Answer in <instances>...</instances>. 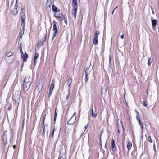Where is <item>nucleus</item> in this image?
I'll return each instance as SVG.
<instances>
[{
	"label": "nucleus",
	"instance_id": "1",
	"mask_svg": "<svg viewBox=\"0 0 159 159\" xmlns=\"http://www.w3.org/2000/svg\"><path fill=\"white\" fill-rule=\"evenodd\" d=\"M14 136L13 131L11 129L5 131L2 136V142L4 146H5L13 139Z\"/></svg>",
	"mask_w": 159,
	"mask_h": 159
},
{
	"label": "nucleus",
	"instance_id": "2",
	"mask_svg": "<svg viewBox=\"0 0 159 159\" xmlns=\"http://www.w3.org/2000/svg\"><path fill=\"white\" fill-rule=\"evenodd\" d=\"M33 82L32 78L28 77L25 78L23 85V89L25 92H26L30 88Z\"/></svg>",
	"mask_w": 159,
	"mask_h": 159
},
{
	"label": "nucleus",
	"instance_id": "3",
	"mask_svg": "<svg viewBox=\"0 0 159 159\" xmlns=\"http://www.w3.org/2000/svg\"><path fill=\"white\" fill-rule=\"evenodd\" d=\"M13 2H12L10 7V13L13 15H16L18 12V10H17V1L14 5H13Z\"/></svg>",
	"mask_w": 159,
	"mask_h": 159
},
{
	"label": "nucleus",
	"instance_id": "4",
	"mask_svg": "<svg viewBox=\"0 0 159 159\" xmlns=\"http://www.w3.org/2000/svg\"><path fill=\"white\" fill-rule=\"evenodd\" d=\"M20 16L21 21V25L23 28H24L25 25V19L26 18L24 8H22L21 9V13Z\"/></svg>",
	"mask_w": 159,
	"mask_h": 159
},
{
	"label": "nucleus",
	"instance_id": "5",
	"mask_svg": "<svg viewBox=\"0 0 159 159\" xmlns=\"http://www.w3.org/2000/svg\"><path fill=\"white\" fill-rule=\"evenodd\" d=\"M53 24V32L52 34V40H53L54 38L56 36V33H57V26L56 25L57 22L54 20L52 22Z\"/></svg>",
	"mask_w": 159,
	"mask_h": 159
},
{
	"label": "nucleus",
	"instance_id": "6",
	"mask_svg": "<svg viewBox=\"0 0 159 159\" xmlns=\"http://www.w3.org/2000/svg\"><path fill=\"white\" fill-rule=\"evenodd\" d=\"M72 79L71 78L68 79L66 83L68 86V92H70V90L71 89V86L72 84Z\"/></svg>",
	"mask_w": 159,
	"mask_h": 159
},
{
	"label": "nucleus",
	"instance_id": "7",
	"mask_svg": "<svg viewBox=\"0 0 159 159\" xmlns=\"http://www.w3.org/2000/svg\"><path fill=\"white\" fill-rule=\"evenodd\" d=\"M111 148L112 151L113 152L116 151L117 150V148L116 145L115 144V141L113 139L111 140Z\"/></svg>",
	"mask_w": 159,
	"mask_h": 159
},
{
	"label": "nucleus",
	"instance_id": "8",
	"mask_svg": "<svg viewBox=\"0 0 159 159\" xmlns=\"http://www.w3.org/2000/svg\"><path fill=\"white\" fill-rule=\"evenodd\" d=\"M75 115V118H73V116H72L69 120L67 124L68 125H73L75 122V119L76 117V114L75 113L74 114L73 116Z\"/></svg>",
	"mask_w": 159,
	"mask_h": 159
},
{
	"label": "nucleus",
	"instance_id": "9",
	"mask_svg": "<svg viewBox=\"0 0 159 159\" xmlns=\"http://www.w3.org/2000/svg\"><path fill=\"white\" fill-rule=\"evenodd\" d=\"M54 0H47L46 5V7L50 8L51 5L53 3Z\"/></svg>",
	"mask_w": 159,
	"mask_h": 159
},
{
	"label": "nucleus",
	"instance_id": "10",
	"mask_svg": "<svg viewBox=\"0 0 159 159\" xmlns=\"http://www.w3.org/2000/svg\"><path fill=\"white\" fill-rule=\"evenodd\" d=\"M77 10V8L73 7V9L72 10V14L74 16L75 19L76 18Z\"/></svg>",
	"mask_w": 159,
	"mask_h": 159
},
{
	"label": "nucleus",
	"instance_id": "11",
	"mask_svg": "<svg viewBox=\"0 0 159 159\" xmlns=\"http://www.w3.org/2000/svg\"><path fill=\"white\" fill-rule=\"evenodd\" d=\"M151 20L152 23V27L154 29V27L156 26L157 24V20L156 19L153 20V17H151Z\"/></svg>",
	"mask_w": 159,
	"mask_h": 159
},
{
	"label": "nucleus",
	"instance_id": "12",
	"mask_svg": "<svg viewBox=\"0 0 159 159\" xmlns=\"http://www.w3.org/2000/svg\"><path fill=\"white\" fill-rule=\"evenodd\" d=\"M93 104L92 106V107L91 108V112H92V114H91V116L93 117L94 118H95L97 115V113L96 112H94V111L93 109Z\"/></svg>",
	"mask_w": 159,
	"mask_h": 159
},
{
	"label": "nucleus",
	"instance_id": "13",
	"mask_svg": "<svg viewBox=\"0 0 159 159\" xmlns=\"http://www.w3.org/2000/svg\"><path fill=\"white\" fill-rule=\"evenodd\" d=\"M39 57V54L37 53H35L34 54V65H36V64L37 61V59Z\"/></svg>",
	"mask_w": 159,
	"mask_h": 159
},
{
	"label": "nucleus",
	"instance_id": "14",
	"mask_svg": "<svg viewBox=\"0 0 159 159\" xmlns=\"http://www.w3.org/2000/svg\"><path fill=\"white\" fill-rule=\"evenodd\" d=\"M93 68H90L89 67H87L85 71V74L89 75L91 72Z\"/></svg>",
	"mask_w": 159,
	"mask_h": 159
},
{
	"label": "nucleus",
	"instance_id": "15",
	"mask_svg": "<svg viewBox=\"0 0 159 159\" xmlns=\"http://www.w3.org/2000/svg\"><path fill=\"white\" fill-rule=\"evenodd\" d=\"M72 5L73 7L77 8V0H72Z\"/></svg>",
	"mask_w": 159,
	"mask_h": 159
},
{
	"label": "nucleus",
	"instance_id": "16",
	"mask_svg": "<svg viewBox=\"0 0 159 159\" xmlns=\"http://www.w3.org/2000/svg\"><path fill=\"white\" fill-rule=\"evenodd\" d=\"M136 119L138 121L139 125L140 124L141 125V124L142 123L141 122V121L140 120V117L139 114L138 113H137V114L136 115Z\"/></svg>",
	"mask_w": 159,
	"mask_h": 159
},
{
	"label": "nucleus",
	"instance_id": "17",
	"mask_svg": "<svg viewBox=\"0 0 159 159\" xmlns=\"http://www.w3.org/2000/svg\"><path fill=\"white\" fill-rule=\"evenodd\" d=\"M132 145V144L131 142L130 141H129L127 143V148L128 151L131 148Z\"/></svg>",
	"mask_w": 159,
	"mask_h": 159
},
{
	"label": "nucleus",
	"instance_id": "18",
	"mask_svg": "<svg viewBox=\"0 0 159 159\" xmlns=\"http://www.w3.org/2000/svg\"><path fill=\"white\" fill-rule=\"evenodd\" d=\"M28 55L26 52H25L23 57V61L24 62H25L26 61L27 59L28 58Z\"/></svg>",
	"mask_w": 159,
	"mask_h": 159
},
{
	"label": "nucleus",
	"instance_id": "19",
	"mask_svg": "<svg viewBox=\"0 0 159 159\" xmlns=\"http://www.w3.org/2000/svg\"><path fill=\"white\" fill-rule=\"evenodd\" d=\"M25 30V28H23L22 30L20 31V38H22L23 35L24 34V31Z\"/></svg>",
	"mask_w": 159,
	"mask_h": 159
},
{
	"label": "nucleus",
	"instance_id": "20",
	"mask_svg": "<svg viewBox=\"0 0 159 159\" xmlns=\"http://www.w3.org/2000/svg\"><path fill=\"white\" fill-rule=\"evenodd\" d=\"M13 55V53L11 51H8L6 53L7 57H10Z\"/></svg>",
	"mask_w": 159,
	"mask_h": 159
},
{
	"label": "nucleus",
	"instance_id": "21",
	"mask_svg": "<svg viewBox=\"0 0 159 159\" xmlns=\"http://www.w3.org/2000/svg\"><path fill=\"white\" fill-rule=\"evenodd\" d=\"M152 61V59L151 58H149L148 60L147 64L148 66H150Z\"/></svg>",
	"mask_w": 159,
	"mask_h": 159
},
{
	"label": "nucleus",
	"instance_id": "22",
	"mask_svg": "<svg viewBox=\"0 0 159 159\" xmlns=\"http://www.w3.org/2000/svg\"><path fill=\"white\" fill-rule=\"evenodd\" d=\"M93 43L95 45H96L98 44V38H94L93 39Z\"/></svg>",
	"mask_w": 159,
	"mask_h": 159
},
{
	"label": "nucleus",
	"instance_id": "23",
	"mask_svg": "<svg viewBox=\"0 0 159 159\" xmlns=\"http://www.w3.org/2000/svg\"><path fill=\"white\" fill-rule=\"evenodd\" d=\"M52 8L53 12H56L57 11V8L54 5H52Z\"/></svg>",
	"mask_w": 159,
	"mask_h": 159
},
{
	"label": "nucleus",
	"instance_id": "24",
	"mask_svg": "<svg viewBox=\"0 0 159 159\" xmlns=\"http://www.w3.org/2000/svg\"><path fill=\"white\" fill-rule=\"evenodd\" d=\"M54 87V84L53 83H52L51 84V85L50 86V87L49 88V90H51L52 91H53V89Z\"/></svg>",
	"mask_w": 159,
	"mask_h": 159
},
{
	"label": "nucleus",
	"instance_id": "25",
	"mask_svg": "<svg viewBox=\"0 0 159 159\" xmlns=\"http://www.w3.org/2000/svg\"><path fill=\"white\" fill-rule=\"evenodd\" d=\"M100 33L99 31H96L95 34L94 38H98V35Z\"/></svg>",
	"mask_w": 159,
	"mask_h": 159
},
{
	"label": "nucleus",
	"instance_id": "26",
	"mask_svg": "<svg viewBox=\"0 0 159 159\" xmlns=\"http://www.w3.org/2000/svg\"><path fill=\"white\" fill-rule=\"evenodd\" d=\"M147 102L146 101H143L142 104L144 107H146L147 108H148V107L147 106Z\"/></svg>",
	"mask_w": 159,
	"mask_h": 159
},
{
	"label": "nucleus",
	"instance_id": "27",
	"mask_svg": "<svg viewBox=\"0 0 159 159\" xmlns=\"http://www.w3.org/2000/svg\"><path fill=\"white\" fill-rule=\"evenodd\" d=\"M88 75L85 74L86 75H85V80H84L85 82H87L88 81Z\"/></svg>",
	"mask_w": 159,
	"mask_h": 159
},
{
	"label": "nucleus",
	"instance_id": "28",
	"mask_svg": "<svg viewBox=\"0 0 159 159\" xmlns=\"http://www.w3.org/2000/svg\"><path fill=\"white\" fill-rule=\"evenodd\" d=\"M18 96L19 97L17 99V100L16 101L17 102H18L17 104L18 105H19V102H20V95H19Z\"/></svg>",
	"mask_w": 159,
	"mask_h": 159
},
{
	"label": "nucleus",
	"instance_id": "29",
	"mask_svg": "<svg viewBox=\"0 0 159 159\" xmlns=\"http://www.w3.org/2000/svg\"><path fill=\"white\" fill-rule=\"evenodd\" d=\"M57 114V112H55V113L54 118V121H55V122L56 121V120Z\"/></svg>",
	"mask_w": 159,
	"mask_h": 159
},
{
	"label": "nucleus",
	"instance_id": "30",
	"mask_svg": "<svg viewBox=\"0 0 159 159\" xmlns=\"http://www.w3.org/2000/svg\"><path fill=\"white\" fill-rule=\"evenodd\" d=\"M148 140L149 142L152 143V141L151 139V136H149L148 138Z\"/></svg>",
	"mask_w": 159,
	"mask_h": 159
},
{
	"label": "nucleus",
	"instance_id": "31",
	"mask_svg": "<svg viewBox=\"0 0 159 159\" xmlns=\"http://www.w3.org/2000/svg\"><path fill=\"white\" fill-rule=\"evenodd\" d=\"M60 14H59L58 15V14H55V16L57 18H60Z\"/></svg>",
	"mask_w": 159,
	"mask_h": 159
},
{
	"label": "nucleus",
	"instance_id": "32",
	"mask_svg": "<svg viewBox=\"0 0 159 159\" xmlns=\"http://www.w3.org/2000/svg\"><path fill=\"white\" fill-rule=\"evenodd\" d=\"M12 109V106L11 104L10 105H9V107H8V109L9 111H10V110H11Z\"/></svg>",
	"mask_w": 159,
	"mask_h": 159
},
{
	"label": "nucleus",
	"instance_id": "33",
	"mask_svg": "<svg viewBox=\"0 0 159 159\" xmlns=\"http://www.w3.org/2000/svg\"><path fill=\"white\" fill-rule=\"evenodd\" d=\"M46 35H45L43 37V39L42 40L43 43H44L46 39Z\"/></svg>",
	"mask_w": 159,
	"mask_h": 159
},
{
	"label": "nucleus",
	"instance_id": "34",
	"mask_svg": "<svg viewBox=\"0 0 159 159\" xmlns=\"http://www.w3.org/2000/svg\"><path fill=\"white\" fill-rule=\"evenodd\" d=\"M153 150H154V152H156V149L155 147V143H154V144L153 145Z\"/></svg>",
	"mask_w": 159,
	"mask_h": 159
},
{
	"label": "nucleus",
	"instance_id": "35",
	"mask_svg": "<svg viewBox=\"0 0 159 159\" xmlns=\"http://www.w3.org/2000/svg\"><path fill=\"white\" fill-rule=\"evenodd\" d=\"M52 91L51 90H49V94H48V96H49V97H50V96L51 94H52Z\"/></svg>",
	"mask_w": 159,
	"mask_h": 159
},
{
	"label": "nucleus",
	"instance_id": "36",
	"mask_svg": "<svg viewBox=\"0 0 159 159\" xmlns=\"http://www.w3.org/2000/svg\"><path fill=\"white\" fill-rule=\"evenodd\" d=\"M20 52H21V55L22 56V55H23V52H22V48H21V47L20 48Z\"/></svg>",
	"mask_w": 159,
	"mask_h": 159
},
{
	"label": "nucleus",
	"instance_id": "37",
	"mask_svg": "<svg viewBox=\"0 0 159 159\" xmlns=\"http://www.w3.org/2000/svg\"><path fill=\"white\" fill-rule=\"evenodd\" d=\"M139 125L141 127L142 129L143 130V126L142 125V123H141V124H139Z\"/></svg>",
	"mask_w": 159,
	"mask_h": 159
},
{
	"label": "nucleus",
	"instance_id": "38",
	"mask_svg": "<svg viewBox=\"0 0 159 159\" xmlns=\"http://www.w3.org/2000/svg\"><path fill=\"white\" fill-rule=\"evenodd\" d=\"M70 93L68 92V95H67V96H66V98L67 99H68L69 98V96H70Z\"/></svg>",
	"mask_w": 159,
	"mask_h": 159
},
{
	"label": "nucleus",
	"instance_id": "39",
	"mask_svg": "<svg viewBox=\"0 0 159 159\" xmlns=\"http://www.w3.org/2000/svg\"><path fill=\"white\" fill-rule=\"evenodd\" d=\"M120 124H121V127H122V129H123V125H122V122H121V121H120Z\"/></svg>",
	"mask_w": 159,
	"mask_h": 159
},
{
	"label": "nucleus",
	"instance_id": "40",
	"mask_svg": "<svg viewBox=\"0 0 159 159\" xmlns=\"http://www.w3.org/2000/svg\"><path fill=\"white\" fill-rule=\"evenodd\" d=\"M54 133H52V134H51V136L52 137H53V135H54Z\"/></svg>",
	"mask_w": 159,
	"mask_h": 159
},
{
	"label": "nucleus",
	"instance_id": "41",
	"mask_svg": "<svg viewBox=\"0 0 159 159\" xmlns=\"http://www.w3.org/2000/svg\"><path fill=\"white\" fill-rule=\"evenodd\" d=\"M46 116V114L44 115L43 118V120H45V119Z\"/></svg>",
	"mask_w": 159,
	"mask_h": 159
},
{
	"label": "nucleus",
	"instance_id": "42",
	"mask_svg": "<svg viewBox=\"0 0 159 159\" xmlns=\"http://www.w3.org/2000/svg\"><path fill=\"white\" fill-rule=\"evenodd\" d=\"M118 7L117 6H116L114 8V9H113V11H115L116 9H117Z\"/></svg>",
	"mask_w": 159,
	"mask_h": 159
},
{
	"label": "nucleus",
	"instance_id": "43",
	"mask_svg": "<svg viewBox=\"0 0 159 159\" xmlns=\"http://www.w3.org/2000/svg\"><path fill=\"white\" fill-rule=\"evenodd\" d=\"M111 61V56L109 55V62H110Z\"/></svg>",
	"mask_w": 159,
	"mask_h": 159
},
{
	"label": "nucleus",
	"instance_id": "44",
	"mask_svg": "<svg viewBox=\"0 0 159 159\" xmlns=\"http://www.w3.org/2000/svg\"><path fill=\"white\" fill-rule=\"evenodd\" d=\"M121 38L122 39H123L124 38V35L123 34L121 36Z\"/></svg>",
	"mask_w": 159,
	"mask_h": 159
},
{
	"label": "nucleus",
	"instance_id": "45",
	"mask_svg": "<svg viewBox=\"0 0 159 159\" xmlns=\"http://www.w3.org/2000/svg\"><path fill=\"white\" fill-rule=\"evenodd\" d=\"M45 132V129H43V134H44Z\"/></svg>",
	"mask_w": 159,
	"mask_h": 159
},
{
	"label": "nucleus",
	"instance_id": "46",
	"mask_svg": "<svg viewBox=\"0 0 159 159\" xmlns=\"http://www.w3.org/2000/svg\"><path fill=\"white\" fill-rule=\"evenodd\" d=\"M43 126H45L44 125V120H43Z\"/></svg>",
	"mask_w": 159,
	"mask_h": 159
},
{
	"label": "nucleus",
	"instance_id": "47",
	"mask_svg": "<svg viewBox=\"0 0 159 159\" xmlns=\"http://www.w3.org/2000/svg\"><path fill=\"white\" fill-rule=\"evenodd\" d=\"M103 91V87L101 88V92H102Z\"/></svg>",
	"mask_w": 159,
	"mask_h": 159
},
{
	"label": "nucleus",
	"instance_id": "48",
	"mask_svg": "<svg viewBox=\"0 0 159 159\" xmlns=\"http://www.w3.org/2000/svg\"><path fill=\"white\" fill-rule=\"evenodd\" d=\"M88 127V125H86L85 126V127H84V128L85 129H86Z\"/></svg>",
	"mask_w": 159,
	"mask_h": 159
},
{
	"label": "nucleus",
	"instance_id": "49",
	"mask_svg": "<svg viewBox=\"0 0 159 159\" xmlns=\"http://www.w3.org/2000/svg\"><path fill=\"white\" fill-rule=\"evenodd\" d=\"M59 159H64V158H63L62 157H61Z\"/></svg>",
	"mask_w": 159,
	"mask_h": 159
},
{
	"label": "nucleus",
	"instance_id": "50",
	"mask_svg": "<svg viewBox=\"0 0 159 159\" xmlns=\"http://www.w3.org/2000/svg\"><path fill=\"white\" fill-rule=\"evenodd\" d=\"M43 129H45V126H44V125L43 126Z\"/></svg>",
	"mask_w": 159,
	"mask_h": 159
},
{
	"label": "nucleus",
	"instance_id": "51",
	"mask_svg": "<svg viewBox=\"0 0 159 159\" xmlns=\"http://www.w3.org/2000/svg\"><path fill=\"white\" fill-rule=\"evenodd\" d=\"M54 131H55V130H54V129H53V130H52V133H54Z\"/></svg>",
	"mask_w": 159,
	"mask_h": 159
},
{
	"label": "nucleus",
	"instance_id": "52",
	"mask_svg": "<svg viewBox=\"0 0 159 159\" xmlns=\"http://www.w3.org/2000/svg\"><path fill=\"white\" fill-rule=\"evenodd\" d=\"M54 131H55V130H54V129H53V130H52V133H54Z\"/></svg>",
	"mask_w": 159,
	"mask_h": 159
},
{
	"label": "nucleus",
	"instance_id": "53",
	"mask_svg": "<svg viewBox=\"0 0 159 159\" xmlns=\"http://www.w3.org/2000/svg\"><path fill=\"white\" fill-rule=\"evenodd\" d=\"M57 108H56V109H55V112H57Z\"/></svg>",
	"mask_w": 159,
	"mask_h": 159
},
{
	"label": "nucleus",
	"instance_id": "54",
	"mask_svg": "<svg viewBox=\"0 0 159 159\" xmlns=\"http://www.w3.org/2000/svg\"><path fill=\"white\" fill-rule=\"evenodd\" d=\"M16 148V146L15 145H13V148L15 149Z\"/></svg>",
	"mask_w": 159,
	"mask_h": 159
},
{
	"label": "nucleus",
	"instance_id": "55",
	"mask_svg": "<svg viewBox=\"0 0 159 159\" xmlns=\"http://www.w3.org/2000/svg\"><path fill=\"white\" fill-rule=\"evenodd\" d=\"M65 23H66V24H67V21H66V20H65Z\"/></svg>",
	"mask_w": 159,
	"mask_h": 159
},
{
	"label": "nucleus",
	"instance_id": "56",
	"mask_svg": "<svg viewBox=\"0 0 159 159\" xmlns=\"http://www.w3.org/2000/svg\"><path fill=\"white\" fill-rule=\"evenodd\" d=\"M117 127H118V128H118V129H119V127H118V125H117ZM118 132H119V129H118Z\"/></svg>",
	"mask_w": 159,
	"mask_h": 159
},
{
	"label": "nucleus",
	"instance_id": "57",
	"mask_svg": "<svg viewBox=\"0 0 159 159\" xmlns=\"http://www.w3.org/2000/svg\"><path fill=\"white\" fill-rule=\"evenodd\" d=\"M114 11H113V10L112 12V14H113V13H114Z\"/></svg>",
	"mask_w": 159,
	"mask_h": 159
},
{
	"label": "nucleus",
	"instance_id": "58",
	"mask_svg": "<svg viewBox=\"0 0 159 159\" xmlns=\"http://www.w3.org/2000/svg\"><path fill=\"white\" fill-rule=\"evenodd\" d=\"M105 92H106V91H107V89H105Z\"/></svg>",
	"mask_w": 159,
	"mask_h": 159
},
{
	"label": "nucleus",
	"instance_id": "59",
	"mask_svg": "<svg viewBox=\"0 0 159 159\" xmlns=\"http://www.w3.org/2000/svg\"><path fill=\"white\" fill-rule=\"evenodd\" d=\"M124 99H125V102H126V100L125 99V98H124Z\"/></svg>",
	"mask_w": 159,
	"mask_h": 159
}]
</instances>
